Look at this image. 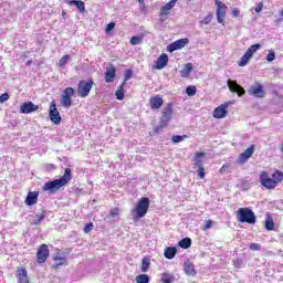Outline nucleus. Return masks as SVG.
<instances>
[{
    "label": "nucleus",
    "instance_id": "1",
    "mask_svg": "<svg viewBox=\"0 0 283 283\" xmlns=\"http://www.w3.org/2000/svg\"><path fill=\"white\" fill-rule=\"evenodd\" d=\"M72 180V169L66 168L64 175L60 179H54L52 181L45 182L43 186V191H49L50 193H56L61 187H65L67 182Z\"/></svg>",
    "mask_w": 283,
    "mask_h": 283
},
{
    "label": "nucleus",
    "instance_id": "2",
    "mask_svg": "<svg viewBox=\"0 0 283 283\" xmlns=\"http://www.w3.org/2000/svg\"><path fill=\"white\" fill-rule=\"evenodd\" d=\"M149 198L142 197L136 203L135 208L130 210L133 220H140V218H145L149 211Z\"/></svg>",
    "mask_w": 283,
    "mask_h": 283
},
{
    "label": "nucleus",
    "instance_id": "3",
    "mask_svg": "<svg viewBox=\"0 0 283 283\" xmlns=\"http://www.w3.org/2000/svg\"><path fill=\"white\" fill-rule=\"evenodd\" d=\"M237 220L238 222H247L248 224H255V212L250 208H239L237 210Z\"/></svg>",
    "mask_w": 283,
    "mask_h": 283
},
{
    "label": "nucleus",
    "instance_id": "4",
    "mask_svg": "<svg viewBox=\"0 0 283 283\" xmlns=\"http://www.w3.org/2000/svg\"><path fill=\"white\" fill-rule=\"evenodd\" d=\"M171 116H174V105L168 103L167 106L163 109L160 123L157 129L167 127V125H169V120H171Z\"/></svg>",
    "mask_w": 283,
    "mask_h": 283
},
{
    "label": "nucleus",
    "instance_id": "5",
    "mask_svg": "<svg viewBox=\"0 0 283 283\" xmlns=\"http://www.w3.org/2000/svg\"><path fill=\"white\" fill-rule=\"evenodd\" d=\"M94 85V82L92 81H85L82 80L77 85V94L81 98H86V96H90V92H92V86Z\"/></svg>",
    "mask_w": 283,
    "mask_h": 283
},
{
    "label": "nucleus",
    "instance_id": "6",
    "mask_svg": "<svg viewBox=\"0 0 283 283\" xmlns=\"http://www.w3.org/2000/svg\"><path fill=\"white\" fill-rule=\"evenodd\" d=\"M248 94H250V96H254L255 98H264V96H266L264 86L260 82H256L254 85L250 86Z\"/></svg>",
    "mask_w": 283,
    "mask_h": 283
},
{
    "label": "nucleus",
    "instance_id": "7",
    "mask_svg": "<svg viewBox=\"0 0 283 283\" xmlns=\"http://www.w3.org/2000/svg\"><path fill=\"white\" fill-rule=\"evenodd\" d=\"M49 117H50V120L54 123V125L61 124V120H62L61 113H59V109H56L55 101L51 102L50 109H49Z\"/></svg>",
    "mask_w": 283,
    "mask_h": 283
},
{
    "label": "nucleus",
    "instance_id": "8",
    "mask_svg": "<svg viewBox=\"0 0 283 283\" xmlns=\"http://www.w3.org/2000/svg\"><path fill=\"white\" fill-rule=\"evenodd\" d=\"M260 182L262 186L265 187V189H275V187H277V181L269 177V174L266 171L261 172Z\"/></svg>",
    "mask_w": 283,
    "mask_h": 283
},
{
    "label": "nucleus",
    "instance_id": "9",
    "mask_svg": "<svg viewBox=\"0 0 283 283\" xmlns=\"http://www.w3.org/2000/svg\"><path fill=\"white\" fill-rule=\"evenodd\" d=\"M217 6V21L224 25V17H227V4L222 3L220 0H214Z\"/></svg>",
    "mask_w": 283,
    "mask_h": 283
},
{
    "label": "nucleus",
    "instance_id": "10",
    "mask_svg": "<svg viewBox=\"0 0 283 283\" xmlns=\"http://www.w3.org/2000/svg\"><path fill=\"white\" fill-rule=\"evenodd\" d=\"M72 96H74V88L66 87L62 93V99H61L62 107H72Z\"/></svg>",
    "mask_w": 283,
    "mask_h": 283
},
{
    "label": "nucleus",
    "instance_id": "11",
    "mask_svg": "<svg viewBox=\"0 0 283 283\" xmlns=\"http://www.w3.org/2000/svg\"><path fill=\"white\" fill-rule=\"evenodd\" d=\"M38 263L43 264L50 258V250L48 249V244H41L36 252Z\"/></svg>",
    "mask_w": 283,
    "mask_h": 283
},
{
    "label": "nucleus",
    "instance_id": "12",
    "mask_svg": "<svg viewBox=\"0 0 283 283\" xmlns=\"http://www.w3.org/2000/svg\"><path fill=\"white\" fill-rule=\"evenodd\" d=\"M189 43V39H179L170 43L167 48L168 52H176V50H182Z\"/></svg>",
    "mask_w": 283,
    "mask_h": 283
},
{
    "label": "nucleus",
    "instance_id": "13",
    "mask_svg": "<svg viewBox=\"0 0 283 283\" xmlns=\"http://www.w3.org/2000/svg\"><path fill=\"white\" fill-rule=\"evenodd\" d=\"M228 87L230 92H234L238 94V96H244L247 94V91H244V87H242L238 82L233 80H228Z\"/></svg>",
    "mask_w": 283,
    "mask_h": 283
},
{
    "label": "nucleus",
    "instance_id": "14",
    "mask_svg": "<svg viewBox=\"0 0 283 283\" xmlns=\"http://www.w3.org/2000/svg\"><path fill=\"white\" fill-rule=\"evenodd\" d=\"M39 109L38 105H34L32 102L23 103L20 106L21 114H32V112H36Z\"/></svg>",
    "mask_w": 283,
    "mask_h": 283
},
{
    "label": "nucleus",
    "instance_id": "15",
    "mask_svg": "<svg viewBox=\"0 0 283 283\" xmlns=\"http://www.w3.org/2000/svg\"><path fill=\"white\" fill-rule=\"evenodd\" d=\"M254 151H255L254 145L247 148L242 154H240L239 163H241V164L247 163V160H249L251 158V156H253Z\"/></svg>",
    "mask_w": 283,
    "mask_h": 283
},
{
    "label": "nucleus",
    "instance_id": "16",
    "mask_svg": "<svg viewBox=\"0 0 283 283\" xmlns=\"http://www.w3.org/2000/svg\"><path fill=\"white\" fill-rule=\"evenodd\" d=\"M227 107H229L228 104H222V105L218 106L213 112V117L214 118H226L227 114H228Z\"/></svg>",
    "mask_w": 283,
    "mask_h": 283
},
{
    "label": "nucleus",
    "instance_id": "17",
    "mask_svg": "<svg viewBox=\"0 0 283 283\" xmlns=\"http://www.w3.org/2000/svg\"><path fill=\"white\" fill-rule=\"evenodd\" d=\"M24 202H25L27 207H32V205H36V202H39V192L30 191L28 193Z\"/></svg>",
    "mask_w": 283,
    "mask_h": 283
},
{
    "label": "nucleus",
    "instance_id": "18",
    "mask_svg": "<svg viewBox=\"0 0 283 283\" xmlns=\"http://www.w3.org/2000/svg\"><path fill=\"white\" fill-rule=\"evenodd\" d=\"M167 63H169V56L163 53L156 61V70H163L167 67Z\"/></svg>",
    "mask_w": 283,
    "mask_h": 283
},
{
    "label": "nucleus",
    "instance_id": "19",
    "mask_svg": "<svg viewBox=\"0 0 283 283\" xmlns=\"http://www.w3.org/2000/svg\"><path fill=\"white\" fill-rule=\"evenodd\" d=\"M17 277L19 283H30V279L28 277V271L25 270V268L18 269Z\"/></svg>",
    "mask_w": 283,
    "mask_h": 283
},
{
    "label": "nucleus",
    "instance_id": "20",
    "mask_svg": "<svg viewBox=\"0 0 283 283\" xmlns=\"http://www.w3.org/2000/svg\"><path fill=\"white\" fill-rule=\"evenodd\" d=\"M176 0H170L168 3H166L164 7L160 8V17H167L169 12H171V9L176 6Z\"/></svg>",
    "mask_w": 283,
    "mask_h": 283
},
{
    "label": "nucleus",
    "instance_id": "21",
    "mask_svg": "<svg viewBox=\"0 0 283 283\" xmlns=\"http://www.w3.org/2000/svg\"><path fill=\"white\" fill-rule=\"evenodd\" d=\"M114 78H116V69L114 65H111L106 69L105 81L106 83H114Z\"/></svg>",
    "mask_w": 283,
    "mask_h": 283
},
{
    "label": "nucleus",
    "instance_id": "22",
    "mask_svg": "<svg viewBox=\"0 0 283 283\" xmlns=\"http://www.w3.org/2000/svg\"><path fill=\"white\" fill-rule=\"evenodd\" d=\"M184 271L186 275H196V266L189 260L184 263Z\"/></svg>",
    "mask_w": 283,
    "mask_h": 283
},
{
    "label": "nucleus",
    "instance_id": "23",
    "mask_svg": "<svg viewBox=\"0 0 283 283\" xmlns=\"http://www.w3.org/2000/svg\"><path fill=\"white\" fill-rule=\"evenodd\" d=\"M150 107L151 109H160L163 107V97L155 96L150 98Z\"/></svg>",
    "mask_w": 283,
    "mask_h": 283
},
{
    "label": "nucleus",
    "instance_id": "24",
    "mask_svg": "<svg viewBox=\"0 0 283 283\" xmlns=\"http://www.w3.org/2000/svg\"><path fill=\"white\" fill-rule=\"evenodd\" d=\"M176 253H178V250L176 248H166L164 255L167 260H174L176 258Z\"/></svg>",
    "mask_w": 283,
    "mask_h": 283
},
{
    "label": "nucleus",
    "instance_id": "25",
    "mask_svg": "<svg viewBox=\"0 0 283 283\" xmlns=\"http://www.w3.org/2000/svg\"><path fill=\"white\" fill-rule=\"evenodd\" d=\"M202 158H205V153H197L195 156V167H198V169L203 168Z\"/></svg>",
    "mask_w": 283,
    "mask_h": 283
},
{
    "label": "nucleus",
    "instance_id": "26",
    "mask_svg": "<svg viewBox=\"0 0 283 283\" xmlns=\"http://www.w3.org/2000/svg\"><path fill=\"white\" fill-rule=\"evenodd\" d=\"M176 281V276L169 272H165L161 274V282L163 283H172Z\"/></svg>",
    "mask_w": 283,
    "mask_h": 283
},
{
    "label": "nucleus",
    "instance_id": "27",
    "mask_svg": "<svg viewBox=\"0 0 283 283\" xmlns=\"http://www.w3.org/2000/svg\"><path fill=\"white\" fill-rule=\"evenodd\" d=\"M191 70H193V65L191 63L186 64L185 67L180 71V76H182V78H187V76L191 74Z\"/></svg>",
    "mask_w": 283,
    "mask_h": 283
},
{
    "label": "nucleus",
    "instance_id": "28",
    "mask_svg": "<svg viewBox=\"0 0 283 283\" xmlns=\"http://www.w3.org/2000/svg\"><path fill=\"white\" fill-rule=\"evenodd\" d=\"M261 48L262 44L260 43L253 44L245 51V53L252 57L255 54V52H258V50H260Z\"/></svg>",
    "mask_w": 283,
    "mask_h": 283
},
{
    "label": "nucleus",
    "instance_id": "29",
    "mask_svg": "<svg viewBox=\"0 0 283 283\" xmlns=\"http://www.w3.org/2000/svg\"><path fill=\"white\" fill-rule=\"evenodd\" d=\"M124 87H125V83H122L116 90L115 95L117 101H123V98H125V93L123 92Z\"/></svg>",
    "mask_w": 283,
    "mask_h": 283
},
{
    "label": "nucleus",
    "instance_id": "30",
    "mask_svg": "<svg viewBox=\"0 0 283 283\" xmlns=\"http://www.w3.org/2000/svg\"><path fill=\"white\" fill-rule=\"evenodd\" d=\"M73 6H76L77 10H80V12H85V2L81 1V0H71L70 2Z\"/></svg>",
    "mask_w": 283,
    "mask_h": 283
},
{
    "label": "nucleus",
    "instance_id": "31",
    "mask_svg": "<svg viewBox=\"0 0 283 283\" xmlns=\"http://www.w3.org/2000/svg\"><path fill=\"white\" fill-rule=\"evenodd\" d=\"M45 220V212H38L32 221V224H41Z\"/></svg>",
    "mask_w": 283,
    "mask_h": 283
},
{
    "label": "nucleus",
    "instance_id": "32",
    "mask_svg": "<svg viewBox=\"0 0 283 283\" xmlns=\"http://www.w3.org/2000/svg\"><path fill=\"white\" fill-rule=\"evenodd\" d=\"M251 61V56L245 52L241 60L238 62L239 67H244Z\"/></svg>",
    "mask_w": 283,
    "mask_h": 283
},
{
    "label": "nucleus",
    "instance_id": "33",
    "mask_svg": "<svg viewBox=\"0 0 283 283\" xmlns=\"http://www.w3.org/2000/svg\"><path fill=\"white\" fill-rule=\"evenodd\" d=\"M272 179H274V182H276V185H280V182H282L283 180V172L280 170H276L273 175H272Z\"/></svg>",
    "mask_w": 283,
    "mask_h": 283
},
{
    "label": "nucleus",
    "instance_id": "34",
    "mask_svg": "<svg viewBox=\"0 0 283 283\" xmlns=\"http://www.w3.org/2000/svg\"><path fill=\"white\" fill-rule=\"evenodd\" d=\"M149 259L144 258L142 261V273H147V271H149Z\"/></svg>",
    "mask_w": 283,
    "mask_h": 283
},
{
    "label": "nucleus",
    "instance_id": "35",
    "mask_svg": "<svg viewBox=\"0 0 283 283\" xmlns=\"http://www.w3.org/2000/svg\"><path fill=\"white\" fill-rule=\"evenodd\" d=\"M179 247H181V249H189V247H191V240L189 238L182 239L179 241Z\"/></svg>",
    "mask_w": 283,
    "mask_h": 283
},
{
    "label": "nucleus",
    "instance_id": "36",
    "mask_svg": "<svg viewBox=\"0 0 283 283\" xmlns=\"http://www.w3.org/2000/svg\"><path fill=\"white\" fill-rule=\"evenodd\" d=\"M136 282L137 283H148L149 282V275L147 274H139L136 276Z\"/></svg>",
    "mask_w": 283,
    "mask_h": 283
},
{
    "label": "nucleus",
    "instance_id": "37",
    "mask_svg": "<svg viewBox=\"0 0 283 283\" xmlns=\"http://www.w3.org/2000/svg\"><path fill=\"white\" fill-rule=\"evenodd\" d=\"M213 20V14L209 13L208 15L205 17L203 20H201L199 23L200 25H209V23H211V21Z\"/></svg>",
    "mask_w": 283,
    "mask_h": 283
},
{
    "label": "nucleus",
    "instance_id": "38",
    "mask_svg": "<svg viewBox=\"0 0 283 283\" xmlns=\"http://www.w3.org/2000/svg\"><path fill=\"white\" fill-rule=\"evenodd\" d=\"M265 229H266L268 231H273V229H275V223L273 222V219L268 218V219L265 220Z\"/></svg>",
    "mask_w": 283,
    "mask_h": 283
},
{
    "label": "nucleus",
    "instance_id": "39",
    "mask_svg": "<svg viewBox=\"0 0 283 283\" xmlns=\"http://www.w3.org/2000/svg\"><path fill=\"white\" fill-rule=\"evenodd\" d=\"M54 262H55V269H59V266H63V264H65V258L54 256Z\"/></svg>",
    "mask_w": 283,
    "mask_h": 283
},
{
    "label": "nucleus",
    "instance_id": "40",
    "mask_svg": "<svg viewBox=\"0 0 283 283\" xmlns=\"http://www.w3.org/2000/svg\"><path fill=\"white\" fill-rule=\"evenodd\" d=\"M70 59H71L70 55L62 56V59L57 63L59 67H65V65H67V62L70 61Z\"/></svg>",
    "mask_w": 283,
    "mask_h": 283
},
{
    "label": "nucleus",
    "instance_id": "41",
    "mask_svg": "<svg viewBox=\"0 0 283 283\" xmlns=\"http://www.w3.org/2000/svg\"><path fill=\"white\" fill-rule=\"evenodd\" d=\"M187 138V135L180 136V135H174L171 140L172 143H182Z\"/></svg>",
    "mask_w": 283,
    "mask_h": 283
},
{
    "label": "nucleus",
    "instance_id": "42",
    "mask_svg": "<svg viewBox=\"0 0 283 283\" xmlns=\"http://www.w3.org/2000/svg\"><path fill=\"white\" fill-rule=\"evenodd\" d=\"M196 92H197L196 86H188L186 88V94H188L189 96H196Z\"/></svg>",
    "mask_w": 283,
    "mask_h": 283
},
{
    "label": "nucleus",
    "instance_id": "43",
    "mask_svg": "<svg viewBox=\"0 0 283 283\" xmlns=\"http://www.w3.org/2000/svg\"><path fill=\"white\" fill-rule=\"evenodd\" d=\"M132 74H133L132 69H128V70L125 71V73H124V82H123L124 85H125L126 81H129V78H132Z\"/></svg>",
    "mask_w": 283,
    "mask_h": 283
},
{
    "label": "nucleus",
    "instance_id": "44",
    "mask_svg": "<svg viewBox=\"0 0 283 283\" xmlns=\"http://www.w3.org/2000/svg\"><path fill=\"white\" fill-rule=\"evenodd\" d=\"M266 61H268V63H273V61H275V52L274 51H269Z\"/></svg>",
    "mask_w": 283,
    "mask_h": 283
},
{
    "label": "nucleus",
    "instance_id": "45",
    "mask_svg": "<svg viewBox=\"0 0 283 283\" xmlns=\"http://www.w3.org/2000/svg\"><path fill=\"white\" fill-rule=\"evenodd\" d=\"M233 266H234V269H242V266H244V263L242 262L241 259H235L233 261Z\"/></svg>",
    "mask_w": 283,
    "mask_h": 283
},
{
    "label": "nucleus",
    "instance_id": "46",
    "mask_svg": "<svg viewBox=\"0 0 283 283\" xmlns=\"http://www.w3.org/2000/svg\"><path fill=\"white\" fill-rule=\"evenodd\" d=\"M140 41H143V39H140V36H133L130 39V44L132 45H138L140 43Z\"/></svg>",
    "mask_w": 283,
    "mask_h": 283
},
{
    "label": "nucleus",
    "instance_id": "47",
    "mask_svg": "<svg viewBox=\"0 0 283 283\" xmlns=\"http://www.w3.org/2000/svg\"><path fill=\"white\" fill-rule=\"evenodd\" d=\"M6 101H10V94L8 93L0 95V103L3 104Z\"/></svg>",
    "mask_w": 283,
    "mask_h": 283
},
{
    "label": "nucleus",
    "instance_id": "48",
    "mask_svg": "<svg viewBox=\"0 0 283 283\" xmlns=\"http://www.w3.org/2000/svg\"><path fill=\"white\" fill-rule=\"evenodd\" d=\"M250 249L251 251H260V249H262V245H260V243H252L250 244Z\"/></svg>",
    "mask_w": 283,
    "mask_h": 283
},
{
    "label": "nucleus",
    "instance_id": "49",
    "mask_svg": "<svg viewBox=\"0 0 283 283\" xmlns=\"http://www.w3.org/2000/svg\"><path fill=\"white\" fill-rule=\"evenodd\" d=\"M94 229V223H87L84 227V233H90V231H92Z\"/></svg>",
    "mask_w": 283,
    "mask_h": 283
},
{
    "label": "nucleus",
    "instance_id": "50",
    "mask_svg": "<svg viewBox=\"0 0 283 283\" xmlns=\"http://www.w3.org/2000/svg\"><path fill=\"white\" fill-rule=\"evenodd\" d=\"M116 28V23L111 22L106 25V32H112Z\"/></svg>",
    "mask_w": 283,
    "mask_h": 283
},
{
    "label": "nucleus",
    "instance_id": "51",
    "mask_svg": "<svg viewBox=\"0 0 283 283\" xmlns=\"http://www.w3.org/2000/svg\"><path fill=\"white\" fill-rule=\"evenodd\" d=\"M197 174H198L199 178L202 180L205 178V167L198 168Z\"/></svg>",
    "mask_w": 283,
    "mask_h": 283
},
{
    "label": "nucleus",
    "instance_id": "52",
    "mask_svg": "<svg viewBox=\"0 0 283 283\" xmlns=\"http://www.w3.org/2000/svg\"><path fill=\"white\" fill-rule=\"evenodd\" d=\"M119 213L118 208H114L111 210V218H116Z\"/></svg>",
    "mask_w": 283,
    "mask_h": 283
},
{
    "label": "nucleus",
    "instance_id": "53",
    "mask_svg": "<svg viewBox=\"0 0 283 283\" xmlns=\"http://www.w3.org/2000/svg\"><path fill=\"white\" fill-rule=\"evenodd\" d=\"M232 17H235V18L240 17V9L233 8L232 9Z\"/></svg>",
    "mask_w": 283,
    "mask_h": 283
},
{
    "label": "nucleus",
    "instance_id": "54",
    "mask_svg": "<svg viewBox=\"0 0 283 283\" xmlns=\"http://www.w3.org/2000/svg\"><path fill=\"white\" fill-rule=\"evenodd\" d=\"M262 8H264V4H262V2H260V3L254 8V11H255V12H262Z\"/></svg>",
    "mask_w": 283,
    "mask_h": 283
},
{
    "label": "nucleus",
    "instance_id": "55",
    "mask_svg": "<svg viewBox=\"0 0 283 283\" xmlns=\"http://www.w3.org/2000/svg\"><path fill=\"white\" fill-rule=\"evenodd\" d=\"M212 224H213V222H212L211 220H208V221L206 222L205 230L211 229Z\"/></svg>",
    "mask_w": 283,
    "mask_h": 283
},
{
    "label": "nucleus",
    "instance_id": "56",
    "mask_svg": "<svg viewBox=\"0 0 283 283\" xmlns=\"http://www.w3.org/2000/svg\"><path fill=\"white\" fill-rule=\"evenodd\" d=\"M280 150L283 153V142L281 144Z\"/></svg>",
    "mask_w": 283,
    "mask_h": 283
},
{
    "label": "nucleus",
    "instance_id": "57",
    "mask_svg": "<svg viewBox=\"0 0 283 283\" xmlns=\"http://www.w3.org/2000/svg\"><path fill=\"white\" fill-rule=\"evenodd\" d=\"M139 3H143V0H138Z\"/></svg>",
    "mask_w": 283,
    "mask_h": 283
},
{
    "label": "nucleus",
    "instance_id": "58",
    "mask_svg": "<svg viewBox=\"0 0 283 283\" xmlns=\"http://www.w3.org/2000/svg\"><path fill=\"white\" fill-rule=\"evenodd\" d=\"M222 169H224V167H222V168L220 169V171H222Z\"/></svg>",
    "mask_w": 283,
    "mask_h": 283
}]
</instances>
